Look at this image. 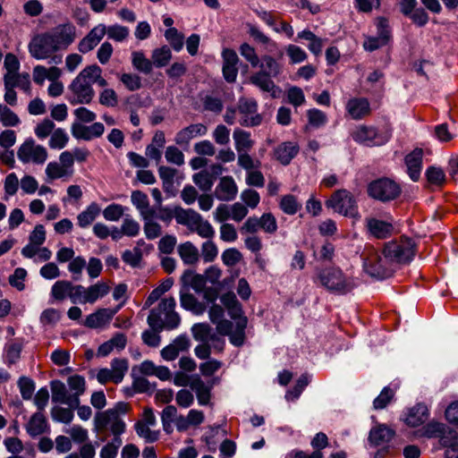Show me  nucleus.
<instances>
[{
    "label": "nucleus",
    "mask_w": 458,
    "mask_h": 458,
    "mask_svg": "<svg viewBox=\"0 0 458 458\" xmlns=\"http://www.w3.org/2000/svg\"><path fill=\"white\" fill-rule=\"evenodd\" d=\"M46 174L51 181L72 176L71 170L65 169L60 163L57 162H50L47 164L46 167Z\"/></svg>",
    "instance_id": "a19ab883"
},
{
    "label": "nucleus",
    "mask_w": 458,
    "mask_h": 458,
    "mask_svg": "<svg viewBox=\"0 0 458 458\" xmlns=\"http://www.w3.org/2000/svg\"><path fill=\"white\" fill-rule=\"evenodd\" d=\"M122 259L131 267H137L142 259V251L139 247H134L132 250H126L123 252Z\"/></svg>",
    "instance_id": "5fc2aeb1"
},
{
    "label": "nucleus",
    "mask_w": 458,
    "mask_h": 458,
    "mask_svg": "<svg viewBox=\"0 0 458 458\" xmlns=\"http://www.w3.org/2000/svg\"><path fill=\"white\" fill-rule=\"evenodd\" d=\"M239 51L242 56H243L246 61L250 64L251 67H258L260 60L253 47L248 43H243L241 45Z\"/></svg>",
    "instance_id": "338daca9"
},
{
    "label": "nucleus",
    "mask_w": 458,
    "mask_h": 458,
    "mask_svg": "<svg viewBox=\"0 0 458 458\" xmlns=\"http://www.w3.org/2000/svg\"><path fill=\"white\" fill-rule=\"evenodd\" d=\"M314 284L336 295L351 293L356 286L354 279L346 276L339 267L316 268L312 277Z\"/></svg>",
    "instance_id": "f257e3e1"
},
{
    "label": "nucleus",
    "mask_w": 458,
    "mask_h": 458,
    "mask_svg": "<svg viewBox=\"0 0 458 458\" xmlns=\"http://www.w3.org/2000/svg\"><path fill=\"white\" fill-rule=\"evenodd\" d=\"M346 110L354 120H360L370 114V105L365 98H353L348 100Z\"/></svg>",
    "instance_id": "b1692460"
},
{
    "label": "nucleus",
    "mask_w": 458,
    "mask_h": 458,
    "mask_svg": "<svg viewBox=\"0 0 458 458\" xmlns=\"http://www.w3.org/2000/svg\"><path fill=\"white\" fill-rule=\"evenodd\" d=\"M73 408L54 407L51 411V416L54 420L69 424L73 419Z\"/></svg>",
    "instance_id": "4d7b16f0"
},
{
    "label": "nucleus",
    "mask_w": 458,
    "mask_h": 458,
    "mask_svg": "<svg viewBox=\"0 0 458 458\" xmlns=\"http://www.w3.org/2000/svg\"><path fill=\"white\" fill-rule=\"evenodd\" d=\"M100 211L101 209L98 203H90L85 210H83L78 215V225L81 228H87L99 216Z\"/></svg>",
    "instance_id": "473e14b6"
},
{
    "label": "nucleus",
    "mask_w": 458,
    "mask_h": 458,
    "mask_svg": "<svg viewBox=\"0 0 458 458\" xmlns=\"http://www.w3.org/2000/svg\"><path fill=\"white\" fill-rule=\"evenodd\" d=\"M352 140L367 147L382 146L389 140L386 133H380L373 126L359 125L352 132Z\"/></svg>",
    "instance_id": "1a4fd4ad"
},
{
    "label": "nucleus",
    "mask_w": 458,
    "mask_h": 458,
    "mask_svg": "<svg viewBox=\"0 0 458 458\" xmlns=\"http://www.w3.org/2000/svg\"><path fill=\"white\" fill-rule=\"evenodd\" d=\"M52 401L67 404L69 407H77L80 403V398L76 395L68 394L65 385L60 380L51 382Z\"/></svg>",
    "instance_id": "f3484780"
},
{
    "label": "nucleus",
    "mask_w": 458,
    "mask_h": 458,
    "mask_svg": "<svg viewBox=\"0 0 458 458\" xmlns=\"http://www.w3.org/2000/svg\"><path fill=\"white\" fill-rule=\"evenodd\" d=\"M175 300L173 297L163 299L158 306L150 310L148 317V324L157 332L163 329L172 330L180 325L181 318L174 311Z\"/></svg>",
    "instance_id": "f03ea898"
},
{
    "label": "nucleus",
    "mask_w": 458,
    "mask_h": 458,
    "mask_svg": "<svg viewBox=\"0 0 458 458\" xmlns=\"http://www.w3.org/2000/svg\"><path fill=\"white\" fill-rule=\"evenodd\" d=\"M428 417V411L427 406L422 403H418L409 410L405 422L411 427H417L423 424Z\"/></svg>",
    "instance_id": "7c9ffc66"
},
{
    "label": "nucleus",
    "mask_w": 458,
    "mask_h": 458,
    "mask_svg": "<svg viewBox=\"0 0 458 458\" xmlns=\"http://www.w3.org/2000/svg\"><path fill=\"white\" fill-rule=\"evenodd\" d=\"M165 38L166 41L170 44L171 47L179 52L183 47V39L184 37L182 33L178 31L175 28H169L165 31Z\"/></svg>",
    "instance_id": "a18cd8bd"
},
{
    "label": "nucleus",
    "mask_w": 458,
    "mask_h": 458,
    "mask_svg": "<svg viewBox=\"0 0 458 458\" xmlns=\"http://www.w3.org/2000/svg\"><path fill=\"white\" fill-rule=\"evenodd\" d=\"M27 433L31 437H36L49 431V425L42 411L32 414L25 425Z\"/></svg>",
    "instance_id": "5701e85b"
},
{
    "label": "nucleus",
    "mask_w": 458,
    "mask_h": 458,
    "mask_svg": "<svg viewBox=\"0 0 458 458\" xmlns=\"http://www.w3.org/2000/svg\"><path fill=\"white\" fill-rule=\"evenodd\" d=\"M383 252L385 259L397 264L401 263V244L396 241L386 243Z\"/></svg>",
    "instance_id": "09e8293b"
},
{
    "label": "nucleus",
    "mask_w": 458,
    "mask_h": 458,
    "mask_svg": "<svg viewBox=\"0 0 458 458\" xmlns=\"http://www.w3.org/2000/svg\"><path fill=\"white\" fill-rule=\"evenodd\" d=\"M260 229L265 233L273 234L277 230L276 219L271 213H265L259 217Z\"/></svg>",
    "instance_id": "774afa93"
},
{
    "label": "nucleus",
    "mask_w": 458,
    "mask_h": 458,
    "mask_svg": "<svg viewBox=\"0 0 458 458\" xmlns=\"http://www.w3.org/2000/svg\"><path fill=\"white\" fill-rule=\"evenodd\" d=\"M111 372L114 377V383L123 381V377L128 370V361L125 359H114L111 362Z\"/></svg>",
    "instance_id": "8fccbe9b"
},
{
    "label": "nucleus",
    "mask_w": 458,
    "mask_h": 458,
    "mask_svg": "<svg viewBox=\"0 0 458 458\" xmlns=\"http://www.w3.org/2000/svg\"><path fill=\"white\" fill-rule=\"evenodd\" d=\"M110 292V286L107 283L100 281L89 286L86 294L82 300L83 303H94L99 298H103Z\"/></svg>",
    "instance_id": "c756f323"
},
{
    "label": "nucleus",
    "mask_w": 458,
    "mask_h": 458,
    "mask_svg": "<svg viewBox=\"0 0 458 458\" xmlns=\"http://www.w3.org/2000/svg\"><path fill=\"white\" fill-rule=\"evenodd\" d=\"M190 387L196 393L198 403L200 405H207L209 403L211 398L212 385H207L199 376L195 375L191 378Z\"/></svg>",
    "instance_id": "a878e982"
},
{
    "label": "nucleus",
    "mask_w": 458,
    "mask_h": 458,
    "mask_svg": "<svg viewBox=\"0 0 458 458\" xmlns=\"http://www.w3.org/2000/svg\"><path fill=\"white\" fill-rule=\"evenodd\" d=\"M30 55L37 60L47 59L60 51L47 32L35 36L28 46Z\"/></svg>",
    "instance_id": "9d476101"
},
{
    "label": "nucleus",
    "mask_w": 458,
    "mask_h": 458,
    "mask_svg": "<svg viewBox=\"0 0 458 458\" xmlns=\"http://www.w3.org/2000/svg\"><path fill=\"white\" fill-rule=\"evenodd\" d=\"M201 215L191 208L184 209L182 208H175L174 218L177 224L185 225L193 232L199 222H201Z\"/></svg>",
    "instance_id": "393cba45"
},
{
    "label": "nucleus",
    "mask_w": 458,
    "mask_h": 458,
    "mask_svg": "<svg viewBox=\"0 0 458 458\" xmlns=\"http://www.w3.org/2000/svg\"><path fill=\"white\" fill-rule=\"evenodd\" d=\"M69 141V136L64 129L57 128L51 134L48 145L53 149L64 148Z\"/></svg>",
    "instance_id": "c03bdc74"
},
{
    "label": "nucleus",
    "mask_w": 458,
    "mask_h": 458,
    "mask_svg": "<svg viewBox=\"0 0 458 458\" xmlns=\"http://www.w3.org/2000/svg\"><path fill=\"white\" fill-rule=\"evenodd\" d=\"M135 430H136V433L140 437H143L147 442L152 443L158 439V432L152 431L148 428V424H146L142 421H138L135 424Z\"/></svg>",
    "instance_id": "0e129e2a"
},
{
    "label": "nucleus",
    "mask_w": 458,
    "mask_h": 458,
    "mask_svg": "<svg viewBox=\"0 0 458 458\" xmlns=\"http://www.w3.org/2000/svg\"><path fill=\"white\" fill-rule=\"evenodd\" d=\"M223 58V76L229 82H234L238 75L239 57L236 52L230 48H225L222 52Z\"/></svg>",
    "instance_id": "4468645a"
},
{
    "label": "nucleus",
    "mask_w": 458,
    "mask_h": 458,
    "mask_svg": "<svg viewBox=\"0 0 458 458\" xmlns=\"http://www.w3.org/2000/svg\"><path fill=\"white\" fill-rule=\"evenodd\" d=\"M124 208L120 204H110L103 210V216L107 221L116 222L124 214Z\"/></svg>",
    "instance_id": "13d9d810"
},
{
    "label": "nucleus",
    "mask_w": 458,
    "mask_h": 458,
    "mask_svg": "<svg viewBox=\"0 0 458 458\" xmlns=\"http://www.w3.org/2000/svg\"><path fill=\"white\" fill-rule=\"evenodd\" d=\"M235 143V149L238 153L248 152L254 146V140L250 138V133L242 129H235L233 133Z\"/></svg>",
    "instance_id": "2f4dec72"
},
{
    "label": "nucleus",
    "mask_w": 458,
    "mask_h": 458,
    "mask_svg": "<svg viewBox=\"0 0 458 458\" xmlns=\"http://www.w3.org/2000/svg\"><path fill=\"white\" fill-rule=\"evenodd\" d=\"M193 182L202 191H209L212 189L214 181L208 174V170H202L192 176Z\"/></svg>",
    "instance_id": "864d4df0"
},
{
    "label": "nucleus",
    "mask_w": 458,
    "mask_h": 458,
    "mask_svg": "<svg viewBox=\"0 0 458 458\" xmlns=\"http://www.w3.org/2000/svg\"><path fill=\"white\" fill-rule=\"evenodd\" d=\"M95 426L98 430L109 428L112 433L123 434L125 431V422L116 416L115 411H105L98 412L95 416Z\"/></svg>",
    "instance_id": "f8f14e48"
},
{
    "label": "nucleus",
    "mask_w": 458,
    "mask_h": 458,
    "mask_svg": "<svg viewBox=\"0 0 458 458\" xmlns=\"http://www.w3.org/2000/svg\"><path fill=\"white\" fill-rule=\"evenodd\" d=\"M106 27L104 24L95 26L78 44V50L86 54L93 50L104 38Z\"/></svg>",
    "instance_id": "dca6fc26"
},
{
    "label": "nucleus",
    "mask_w": 458,
    "mask_h": 458,
    "mask_svg": "<svg viewBox=\"0 0 458 458\" xmlns=\"http://www.w3.org/2000/svg\"><path fill=\"white\" fill-rule=\"evenodd\" d=\"M177 251L180 258L186 265H194L199 261V250L191 242H185L179 244Z\"/></svg>",
    "instance_id": "c85d7f7f"
},
{
    "label": "nucleus",
    "mask_w": 458,
    "mask_h": 458,
    "mask_svg": "<svg viewBox=\"0 0 458 458\" xmlns=\"http://www.w3.org/2000/svg\"><path fill=\"white\" fill-rule=\"evenodd\" d=\"M259 71L250 77V82L264 92L276 98L277 87L272 78L282 72V65L271 55H264L259 62Z\"/></svg>",
    "instance_id": "7ed1b4c3"
},
{
    "label": "nucleus",
    "mask_w": 458,
    "mask_h": 458,
    "mask_svg": "<svg viewBox=\"0 0 458 458\" xmlns=\"http://www.w3.org/2000/svg\"><path fill=\"white\" fill-rule=\"evenodd\" d=\"M47 156V148L36 144L32 139L26 140L17 151V157L23 164L42 165L46 162Z\"/></svg>",
    "instance_id": "6e6552de"
},
{
    "label": "nucleus",
    "mask_w": 458,
    "mask_h": 458,
    "mask_svg": "<svg viewBox=\"0 0 458 458\" xmlns=\"http://www.w3.org/2000/svg\"><path fill=\"white\" fill-rule=\"evenodd\" d=\"M46 32L60 51L66 50L76 39V27L72 22L58 24Z\"/></svg>",
    "instance_id": "9b49d317"
},
{
    "label": "nucleus",
    "mask_w": 458,
    "mask_h": 458,
    "mask_svg": "<svg viewBox=\"0 0 458 458\" xmlns=\"http://www.w3.org/2000/svg\"><path fill=\"white\" fill-rule=\"evenodd\" d=\"M131 64L135 70L144 74H150L154 67L152 59L147 58L142 51L131 53Z\"/></svg>",
    "instance_id": "72a5a7b5"
},
{
    "label": "nucleus",
    "mask_w": 458,
    "mask_h": 458,
    "mask_svg": "<svg viewBox=\"0 0 458 458\" xmlns=\"http://www.w3.org/2000/svg\"><path fill=\"white\" fill-rule=\"evenodd\" d=\"M307 116L309 123L315 128H319L325 125L327 122V114L317 108L308 110Z\"/></svg>",
    "instance_id": "e2e57ef3"
},
{
    "label": "nucleus",
    "mask_w": 458,
    "mask_h": 458,
    "mask_svg": "<svg viewBox=\"0 0 458 458\" xmlns=\"http://www.w3.org/2000/svg\"><path fill=\"white\" fill-rule=\"evenodd\" d=\"M394 436V432L386 426H379L370 430L369 441L373 445H380L388 443Z\"/></svg>",
    "instance_id": "c9c22d12"
},
{
    "label": "nucleus",
    "mask_w": 458,
    "mask_h": 458,
    "mask_svg": "<svg viewBox=\"0 0 458 458\" xmlns=\"http://www.w3.org/2000/svg\"><path fill=\"white\" fill-rule=\"evenodd\" d=\"M367 193L371 199L387 202L397 197L399 186L389 178L382 177L368 184Z\"/></svg>",
    "instance_id": "423d86ee"
},
{
    "label": "nucleus",
    "mask_w": 458,
    "mask_h": 458,
    "mask_svg": "<svg viewBox=\"0 0 458 458\" xmlns=\"http://www.w3.org/2000/svg\"><path fill=\"white\" fill-rule=\"evenodd\" d=\"M68 89L72 93L68 98L72 105L89 104L92 101L95 91L86 67L73 79Z\"/></svg>",
    "instance_id": "39448f33"
},
{
    "label": "nucleus",
    "mask_w": 458,
    "mask_h": 458,
    "mask_svg": "<svg viewBox=\"0 0 458 458\" xmlns=\"http://www.w3.org/2000/svg\"><path fill=\"white\" fill-rule=\"evenodd\" d=\"M394 392L388 386L383 388L379 395L375 398L373 407L376 410H382L392 401Z\"/></svg>",
    "instance_id": "052dcab7"
},
{
    "label": "nucleus",
    "mask_w": 458,
    "mask_h": 458,
    "mask_svg": "<svg viewBox=\"0 0 458 458\" xmlns=\"http://www.w3.org/2000/svg\"><path fill=\"white\" fill-rule=\"evenodd\" d=\"M172 56V51L167 46L155 48L151 53V59L156 68H163L168 65Z\"/></svg>",
    "instance_id": "ea45409f"
},
{
    "label": "nucleus",
    "mask_w": 458,
    "mask_h": 458,
    "mask_svg": "<svg viewBox=\"0 0 458 458\" xmlns=\"http://www.w3.org/2000/svg\"><path fill=\"white\" fill-rule=\"evenodd\" d=\"M445 432V425L437 421H431L423 428V435L427 437H441Z\"/></svg>",
    "instance_id": "69168bd1"
},
{
    "label": "nucleus",
    "mask_w": 458,
    "mask_h": 458,
    "mask_svg": "<svg viewBox=\"0 0 458 458\" xmlns=\"http://www.w3.org/2000/svg\"><path fill=\"white\" fill-rule=\"evenodd\" d=\"M428 182L431 186H442L445 182V174L443 169L437 166H429L425 173Z\"/></svg>",
    "instance_id": "de8ad7c7"
},
{
    "label": "nucleus",
    "mask_w": 458,
    "mask_h": 458,
    "mask_svg": "<svg viewBox=\"0 0 458 458\" xmlns=\"http://www.w3.org/2000/svg\"><path fill=\"white\" fill-rule=\"evenodd\" d=\"M180 302L183 309L191 311L195 315H201L206 310L205 304L199 302L194 295L182 291L180 293Z\"/></svg>",
    "instance_id": "f704fd0d"
},
{
    "label": "nucleus",
    "mask_w": 458,
    "mask_h": 458,
    "mask_svg": "<svg viewBox=\"0 0 458 458\" xmlns=\"http://www.w3.org/2000/svg\"><path fill=\"white\" fill-rule=\"evenodd\" d=\"M309 377L306 374L301 375L297 380L293 389L287 391L285 398L288 401L298 399L304 388L309 385Z\"/></svg>",
    "instance_id": "6e6d98bb"
},
{
    "label": "nucleus",
    "mask_w": 458,
    "mask_h": 458,
    "mask_svg": "<svg viewBox=\"0 0 458 458\" xmlns=\"http://www.w3.org/2000/svg\"><path fill=\"white\" fill-rule=\"evenodd\" d=\"M208 132V127L203 123H192L180 130L174 138L177 145L188 146L190 141L199 136H204Z\"/></svg>",
    "instance_id": "aec40b11"
},
{
    "label": "nucleus",
    "mask_w": 458,
    "mask_h": 458,
    "mask_svg": "<svg viewBox=\"0 0 458 458\" xmlns=\"http://www.w3.org/2000/svg\"><path fill=\"white\" fill-rule=\"evenodd\" d=\"M423 150L416 148L405 157L406 173L413 182H418L422 170Z\"/></svg>",
    "instance_id": "a211bd4d"
},
{
    "label": "nucleus",
    "mask_w": 458,
    "mask_h": 458,
    "mask_svg": "<svg viewBox=\"0 0 458 458\" xmlns=\"http://www.w3.org/2000/svg\"><path fill=\"white\" fill-rule=\"evenodd\" d=\"M365 226L368 233L377 239H386L392 235L394 226L391 223L375 217H367Z\"/></svg>",
    "instance_id": "6ab92c4d"
},
{
    "label": "nucleus",
    "mask_w": 458,
    "mask_h": 458,
    "mask_svg": "<svg viewBox=\"0 0 458 458\" xmlns=\"http://www.w3.org/2000/svg\"><path fill=\"white\" fill-rule=\"evenodd\" d=\"M363 267L365 271L373 277L384 278L388 276L384 268L383 259L377 254H373L365 259Z\"/></svg>",
    "instance_id": "bb28decb"
},
{
    "label": "nucleus",
    "mask_w": 458,
    "mask_h": 458,
    "mask_svg": "<svg viewBox=\"0 0 458 458\" xmlns=\"http://www.w3.org/2000/svg\"><path fill=\"white\" fill-rule=\"evenodd\" d=\"M247 323L248 319L246 317L237 318L234 330L233 329L231 335H228L233 345L240 347L244 344Z\"/></svg>",
    "instance_id": "4c0bfd02"
},
{
    "label": "nucleus",
    "mask_w": 458,
    "mask_h": 458,
    "mask_svg": "<svg viewBox=\"0 0 458 458\" xmlns=\"http://www.w3.org/2000/svg\"><path fill=\"white\" fill-rule=\"evenodd\" d=\"M22 344L19 342H13L5 346V363L8 366L15 364L21 358Z\"/></svg>",
    "instance_id": "3c124183"
},
{
    "label": "nucleus",
    "mask_w": 458,
    "mask_h": 458,
    "mask_svg": "<svg viewBox=\"0 0 458 458\" xmlns=\"http://www.w3.org/2000/svg\"><path fill=\"white\" fill-rule=\"evenodd\" d=\"M72 134L75 139L91 140L103 135L105 127L101 123H94L89 126L74 123L72 125Z\"/></svg>",
    "instance_id": "2eb2a0df"
},
{
    "label": "nucleus",
    "mask_w": 458,
    "mask_h": 458,
    "mask_svg": "<svg viewBox=\"0 0 458 458\" xmlns=\"http://www.w3.org/2000/svg\"><path fill=\"white\" fill-rule=\"evenodd\" d=\"M222 304L228 310L233 319L242 318V307L233 293H226L221 296Z\"/></svg>",
    "instance_id": "e433bc0d"
},
{
    "label": "nucleus",
    "mask_w": 458,
    "mask_h": 458,
    "mask_svg": "<svg viewBox=\"0 0 458 458\" xmlns=\"http://www.w3.org/2000/svg\"><path fill=\"white\" fill-rule=\"evenodd\" d=\"M237 192L238 188L232 176L222 177L215 190L216 199L222 201H230L234 199Z\"/></svg>",
    "instance_id": "4be33fe9"
},
{
    "label": "nucleus",
    "mask_w": 458,
    "mask_h": 458,
    "mask_svg": "<svg viewBox=\"0 0 458 458\" xmlns=\"http://www.w3.org/2000/svg\"><path fill=\"white\" fill-rule=\"evenodd\" d=\"M71 282L66 280L56 281L51 288V296L56 301H64L70 295Z\"/></svg>",
    "instance_id": "49530a36"
},
{
    "label": "nucleus",
    "mask_w": 458,
    "mask_h": 458,
    "mask_svg": "<svg viewBox=\"0 0 458 458\" xmlns=\"http://www.w3.org/2000/svg\"><path fill=\"white\" fill-rule=\"evenodd\" d=\"M325 205L344 216L356 219L360 217L354 195L345 189L334 191L325 201Z\"/></svg>",
    "instance_id": "20e7f679"
},
{
    "label": "nucleus",
    "mask_w": 458,
    "mask_h": 458,
    "mask_svg": "<svg viewBox=\"0 0 458 458\" xmlns=\"http://www.w3.org/2000/svg\"><path fill=\"white\" fill-rule=\"evenodd\" d=\"M55 123L52 120L46 118L35 127L34 131L38 139L44 140L53 133L55 130Z\"/></svg>",
    "instance_id": "680f3d73"
},
{
    "label": "nucleus",
    "mask_w": 458,
    "mask_h": 458,
    "mask_svg": "<svg viewBox=\"0 0 458 458\" xmlns=\"http://www.w3.org/2000/svg\"><path fill=\"white\" fill-rule=\"evenodd\" d=\"M279 206L285 214L291 216L296 214L301 208V204L299 203L297 198L292 194L283 196Z\"/></svg>",
    "instance_id": "37998d69"
},
{
    "label": "nucleus",
    "mask_w": 458,
    "mask_h": 458,
    "mask_svg": "<svg viewBox=\"0 0 458 458\" xmlns=\"http://www.w3.org/2000/svg\"><path fill=\"white\" fill-rule=\"evenodd\" d=\"M236 108L241 115L239 123L242 126L255 127L261 123L262 116L258 113V102L256 99L241 97Z\"/></svg>",
    "instance_id": "0eeeda50"
},
{
    "label": "nucleus",
    "mask_w": 458,
    "mask_h": 458,
    "mask_svg": "<svg viewBox=\"0 0 458 458\" xmlns=\"http://www.w3.org/2000/svg\"><path fill=\"white\" fill-rule=\"evenodd\" d=\"M0 123L5 127H14L21 123V120L7 106L0 105Z\"/></svg>",
    "instance_id": "79ce46f5"
},
{
    "label": "nucleus",
    "mask_w": 458,
    "mask_h": 458,
    "mask_svg": "<svg viewBox=\"0 0 458 458\" xmlns=\"http://www.w3.org/2000/svg\"><path fill=\"white\" fill-rule=\"evenodd\" d=\"M121 306L116 309H99L96 312L87 316L83 325L89 328H98L108 324Z\"/></svg>",
    "instance_id": "412c9836"
},
{
    "label": "nucleus",
    "mask_w": 458,
    "mask_h": 458,
    "mask_svg": "<svg viewBox=\"0 0 458 458\" xmlns=\"http://www.w3.org/2000/svg\"><path fill=\"white\" fill-rule=\"evenodd\" d=\"M417 243L413 238L403 236V265L413 259L417 252Z\"/></svg>",
    "instance_id": "603ef678"
},
{
    "label": "nucleus",
    "mask_w": 458,
    "mask_h": 458,
    "mask_svg": "<svg viewBox=\"0 0 458 458\" xmlns=\"http://www.w3.org/2000/svg\"><path fill=\"white\" fill-rule=\"evenodd\" d=\"M184 287H191L196 292H200L205 286L204 276L194 274L192 270L187 269L181 277Z\"/></svg>",
    "instance_id": "58836bf2"
},
{
    "label": "nucleus",
    "mask_w": 458,
    "mask_h": 458,
    "mask_svg": "<svg viewBox=\"0 0 458 458\" xmlns=\"http://www.w3.org/2000/svg\"><path fill=\"white\" fill-rule=\"evenodd\" d=\"M299 147L296 143L287 141L280 144L275 150L276 159L284 165L290 164L298 154Z\"/></svg>",
    "instance_id": "cd10ccee"
},
{
    "label": "nucleus",
    "mask_w": 458,
    "mask_h": 458,
    "mask_svg": "<svg viewBox=\"0 0 458 458\" xmlns=\"http://www.w3.org/2000/svg\"><path fill=\"white\" fill-rule=\"evenodd\" d=\"M377 37H368L363 43L365 50L372 52L386 45L390 38V30L388 21L384 17L377 18Z\"/></svg>",
    "instance_id": "ddd939ff"
},
{
    "label": "nucleus",
    "mask_w": 458,
    "mask_h": 458,
    "mask_svg": "<svg viewBox=\"0 0 458 458\" xmlns=\"http://www.w3.org/2000/svg\"><path fill=\"white\" fill-rule=\"evenodd\" d=\"M201 257L206 263L214 261L218 255V249L214 242L207 241L201 245Z\"/></svg>",
    "instance_id": "bf43d9fd"
}]
</instances>
